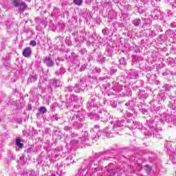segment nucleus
<instances>
[{
	"label": "nucleus",
	"instance_id": "nucleus-13",
	"mask_svg": "<svg viewBox=\"0 0 176 176\" xmlns=\"http://www.w3.org/2000/svg\"><path fill=\"white\" fill-rule=\"evenodd\" d=\"M56 107H57V104H56V103H54V104L52 105V111H56Z\"/></svg>",
	"mask_w": 176,
	"mask_h": 176
},
{
	"label": "nucleus",
	"instance_id": "nucleus-11",
	"mask_svg": "<svg viewBox=\"0 0 176 176\" xmlns=\"http://www.w3.org/2000/svg\"><path fill=\"white\" fill-rule=\"evenodd\" d=\"M140 23H141V20L137 19L134 23V25H135L136 27H138V25H140Z\"/></svg>",
	"mask_w": 176,
	"mask_h": 176
},
{
	"label": "nucleus",
	"instance_id": "nucleus-9",
	"mask_svg": "<svg viewBox=\"0 0 176 176\" xmlns=\"http://www.w3.org/2000/svg\"><path fill=\"white\" fill-rule=\"evenodd\" d=\"M119 63L122 65H126V59L124 58H122L119 60Z\"/></svg>",
	"mask_w": 176,
	"mask_h": 176
},
{
	"label": "nucleus",
	"instance_id": "nucleus-15",
	"mask_svg": "<svg viewBox=\"0 0 176 176\" xmlns=\"http://www.w3.org/2000/svg\"><path fill=\"white\" fill-rule=\"evenodd\" d=\"M28 109L29 111H31V109H32V106L31 104H28Z\"/></svg>",
	"mask_w": 176,
	"mask_h": 176
},
{
	"label": "nucleus",
	"instance_id": "nucleus-14",
	"mask_svg": "<svg viewBox=\"0 0 176 176\" xmlns=\"http://www.w3.org/2000/svg\"><path fill=\"white\" fill-rule=\"evenodd\" d=\"M102 34H103L104 35H106V34H107V29H103V30H102Z\"/></svg>",
	"mask_w": 176,
	"mask_h": 176
},
{
	"label": "nucleus",
	"instance_id": "nucleus-2",
	"mask_svg": "<svg viewBox=\"0 0 176 176\" xmlns=\"http://www.w3.org/2000/svg\"><path fill=\"white\" fill-rule=\"evenodd\" d=\"M31 54H32V50L30 47H26L23 50V56H24V57H31Z\"/></svg>",
	"mask_w": 176,
	"mask_h": 176
},
{
	"label": "nucleus",
	"instance_id": "nucleus-8",
	"mask_svg": "<svg viewBox=\"0 0 176 176\" xmlns=\"http://www.w3.org/2000/svg\"><path fill=\"white\" fill-rule=\"evenodd\" d=\"M82 2H83V0H74V3L75 5H78V6H80L82 5Z\"/></svg>",
	"mask_w": 176,
	"mask_h": 176
},
{
	"label": "nucleus",
	"instance_id": "nucleus-5",
	"mask_svg": "<svg viewBox=\"0 0 176 176\" xmlns=\"http://www.w3.org/2000/svg\"><path fill=\"white\" fill-rule=\"evenodd\" d=\"M15 145H16L19 149L23 148V143H21V139H20V138H16Z\"/></svg>",
	"mask_w": 176,
	"mask_h": 176
},
{
	"label": "nucleus",
	"instance_id": "nucleus-16",
	"mask_svg": "<svg viewBox=\"0 0 176 176\" xmlns=\"http://www.w3.org/2000/svg\"><path fill=\"white\" fill-rule=\"evenodd\" d=\"M53 118H55L56 120H58V116H57V114L54 115Z\"/></svg>",
	"mask_w": 176,
	"mask_h": 176
},
{
	"label": "nucleus",
	"instance_id": "nucleus-17",
	"mask_svg": "<svg viewBox=\"0 0 176 176\" xmlns=\"http://www.w3.org/2000/svg\"><path fill=\"white\" fill-rule=\"evenodd\" d=\"M23 9H26L27 5H25V3H23Z\"/></svg>",
	"mask_w": 176,
	"mask_h": 176
},
{
	"label": "nucleus",
	"instance_id": "nucleus-4",
	"mask_svg": "<svg viewBox=\"0 0 176 176\" xmlns=\"http://www.w3.org/2000/svg\"><path fill=\"white\" fill-rule=\"evenodd\" d=\"M16 168L18 170H21L23 168V156H21L19 160L16 161Z\"/></svg>",
	"mask_w": 176,
	"mask_h": 176
},
{
	"label": "nucleus",
	"instance_id": "nucleus-10",
	"mask_svg": "<svg viewBox=\"0 0 176 176\" xmlns=\"http://www.w3.org/2000/svg\"><path fill=\"white\" fill-rule=\"evenodd\" d=\"M144 170L146 173H149L151 172V170H152V168H151V166L146 165L144 166Z\"/></svg>",
	"mask_w": 176,
	"mask_h": 176
},
{
	"label": "nucleus",
	"instance_id": "nucleus-12",
	"mask_svg": "<svg viewBox=\"0 0 176 176\" xmlns=\"http://www.w3.org/2000/svg\"><path fill=\"white\" fill-rule=\"evenodd\" d=\"M30 46H36V41H31L30 43Z\"/></svg>",
	"mask_w": 176,
	"mask_h": 176
},
{
	"label": "nucleus",
	"instance_id": "nucleus-19",
	"mask_svg": "<svg viewBox=\"0 0 176 176\" xmlns=\"http://www.w3.org/2000/svg\"><path fill=\"white\" fill-rule=\"evenodd\" d=\"M16 151H19V148H16Z\"/></svg>",
	"mask_w": 176,
	"mask_h": 176
},
{
	"label": "nucleus",
	"instance_id": "nucleus-1",
	"mask_svg": "<svg viewBox=\"0 0 176 176\" xmlns=\"http://www.w3.org/2000/svg\"><path fill=\"white\" fill-rule=\"evenodd\" d=\"M17 25L15 24H12L10 26L7 28V31L9 32V34H16Z\"/></svg>",
	"mask_w": 176,
	"mask_h": 176
},
{
	"label": "nucleus",
	"instance_id": "nucleus-7",
	"mask_svg": "<svg viewBox=\"0 0 176 176\" xmlns=\"http://www.w3.org/2000/svg\"><path fill=\"white\" fill-rule=\"evenodd\" d=\"M38 111L41 113H46L47 112V109L45 107H41L38 109Z\"/></svg>",
	"mask_w": 176,
	"mask_h": 176
},
{
	"label": "nucleus",
	"instance_id": "nucleus-18",
	"mask_svg": "<svg viewBox=\"0 0 176 176\" xmlns=\"http://www.w3.org/2000/svg\"><path fill=\"white\" fill-rule=\"evenodd\" d=\"M34 79V80H36V77H32Z\"/></svg>",
	"mask_w": 176,
	"mask_h": 176
},
{
	"label": "nucleus",
	"instance_id": "nucleus-20",
	"mask_svg": "<svg viewBox=\"0 0 176 176\" xmlns=\"http://www.w3.org/2000/svg\"><path fill=\"white\" fill-rule=\"evenodd\" d=\"M28 2H30L31 0H28Z\"/></svg>",
	"mask_w": 176,
	"mask_h": 176
},
{
	"label": "nucleus",
	"instance_id": "nucleus-6",
	"mask_svg": "<svg viewBox=\"0 0 176 176\" xmlns=\"http://www.w3.org/2000/svg\"><path fill=\"white\" fill-rule=\"evenodd\" d=\"M12 4L14 5L15 8H19V6H23V2H20L19 0H14Z\"/></svg>",
	"mask_w": 176,
	"mask_h": 176
},
{
	"label": "nucleus",
	"instance_id": "nucleus-22",
	"mask_svg": "<svg viewBox=\"0 0 176 176\" xmlns=\"http://www.w3.org/2000/svg\"><path fill=\"white\" fill-rule=\"evenodd\" d=\"M25 23H28V21H26Z\"/></svg>",
	"mask_w": 176,
	"mask_h": 176
},
{
	"label": "nucleus",
	"instance_id": "nucleus-21",
	"mask_svg": "<svg viewBox=\"0 0 176 176\" xmlns=\"http://www.w3.org/2000/svg\"><path fill=\"white\" fill-rule=\"evenodd\" d=\"M14 104H16V102H14Z\"/></svg>",
	"mask_w": 176,
	"mask_h": 176
},
{
	"label": "nucleus",
	"instance_id": "nucleus-3",
	"mask_svg": "<svg viewBox=\"0 0 176 176\" xmlns=\"http://www.w3.org/2000/svg\"><path fill=\"white\" fill-rule=\"evenodd\" d=\"M44 63L47 67H53V65H54V62H53L50 58L46 57L44 60Z\"/></svg>",
	"mask_w": 176,
	"mask_h": 176
}]
</instances>
